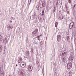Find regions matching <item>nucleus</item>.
I'll use <instances>...</instances> for the list:
<instances>
[{
  "label": "nucleus",
  "instance_id": "24",
  "mask_svg": "<svg viewBox=\"0 0 76 76\" xmlns=\"http://www.w3.org/2000/svg\"><path fill=\"white\" fill-rule=\"evenodd\" d=\"M66 11H67L68 10V7H67L66 6Z\"/></svg>",
  "mask_w": 76,
  "mask_h": 76
},
{
  "label": "nucleus",
  "instance_id": "37",
  "mask_svg": "<svg viewBox=\"0 0 76 76\" xmlns=\"http://www.w3.org/2000/svg\"><path fill=\"white\" fill-rule=\"evenodd\" d=\"M58 4V2H57L56 4V5L57 6Z\"/></svg>",
  "mask_w": 76,
  "mask_h": 76
},
{
  "label": "nucleus",
  "instance_id": "63",
  "mask_svg": "<svg viewBox=\"0 0 76 76\" xmlns=\"http://www.w3.org/2000/svg\"><path fill=\"white\" fill-rule=\"evenodd\" d=\"M15 76H16V75H15Z\"/></svg>",
  "mask_w": 76,
  "mask_h": 76
},
{
  "label": "nucleus",
  "instance_id": "43",
  "mask_svg": "<svg viewBox=\"0 0 76 76\" xmlns=\"http://www.w3.org/2000/svg\"><path fill=\"white\" fill-rule=\"evenodd\" d=\"M39 22H41V20H40V19H39Z\"/></svg>",
  "mask_w": 76,
  "mask_h": 76
},
{
  "label": "nucleus",
  "instance_id": "59",
  "mask_svg": "<svg viewBox=\"0 0 76 76\" xmlns=\"http://www.w3.org/2000/svg\"><path fill=\"white\" fill-rule=\"evenodd\" d=\"M24 57H25V58H26V57H25V56H24Z\"/></svg>",
  "mask_w": 76,
  "mask_h": 76
},
{
  "label": "nucleus",
  "instance_id": "29",
  "mask_svg": "<svg viewBox=\"0 0 76 76\" xmlns=\"http://www.w3.org/2000/svg\"><path fill=\"white\" fill-rule=\"evenodd\" d=\"M27 54H29V51H27Z\"/></svg>",
  "mask_w": 76,
  "mask_h": 76
},
{
  "label": "nucleus",
  "instance_id": "35",
  "mask_svg": "<svg viewBox=\"0 0 76 76\" xmlns=\"http://www.w3.org/2000/svg\"><path fill=\"white\" fill-rule=\"evenodd\" d=\"M34 16H36V12H34Z\"/></svg>",
  "mask_w": 76,
  "mask_h": 76
},
{
  "label": "nucleus",
  "instance_id": "17",
  "mask_svg": "<svg viewBox=\"0 0 76 76\" xmlns=\"http://www.w3.org/2000/svg\"><path fill=\"white\" fill-rule=\"evenodd\" d=\"M58 25V23H55V27H57V25Z\"/></svg>",
  "mask_w": 76,
  "mask_h": 76
},
{
  "label": "nucleus",
  "instance_id": "47",
  "mask_svg": "<svg viewBox=\"0 0 76 76\" xmlns=\"http://www.w3.org/2000/svg\"><path fill=\"white\" fill-rule=\"evenodd\" d=\"M37 10H39V9H38V8L37 9Z\"/></svg>",
  "mask_w": 76,
  "mask_h": 76
},
{
  "label": "nucleus",
  "instance_id": "55",
  "mask_svg": "<svg viewBox=\"0 0 76 76\" xmlns=\"http://www.w3.org/2000/svg\"><path fill=\"white\" fill-rule=\"evenodd\" d=\"M16 32H18V31H16Z\"/></svg>",
  "mask_w": 76,
  "mask_h": 76
},
{
  "label": "nucleus",
  "instance_id": "49",
  "mask_svg": "<svg viewBox=\"0 0 76 76\" xmlns=\"http://www.w3.org/2000/svg\"><path fill=\"white\" fill-rule=\"evenodd\" d=\"M22 66H24V65H25V64H22Z\"/></svg>",
  "mask_w": 76,
  "mask_h": 76
},
{
  "label": "nucleus",
  "instance_id": "52",
  "mask_svg": "<svg viewBox=\"0 0 76 76\" xmlns=\"http://www.w3.org/2000/svg\"><path fill=\"white\" fill-rule=\"evenodd\" d=\"M57 1H58L57 2H58V0H57Z\"/></svg>",
  "mask_w": 76,
  "mask_h": 76
},
{
  "label": "nucleus",
  "instance_id": "41",
  "mask_svg": "<svg viewBox=\"0 0 76 76\" xmlns=\"http://www.w3.org/2000/svg\"><path fill=\"white\" fill-rule=\"evenodd\" d=\"M10 22H11V23H12V21L10 20Z\"/></svg>",
  "mask_w": 76,
  "mask_h": 76
},
{
  "label": "nucleus",
  "instance_id": "11",
  "mask_svg": "<svg viewBox=\"0 0 76 76\" xmlns=\"http://www.w3.org/2000/svg\"><path fill=\"white\" fill-rule=\"evenodd\" d=\"M2 50H3V46L1 45H0V53L2 51Z\"/></svg>",
  "mask_w": 76,
  "mask_h": 76
},
{
  "label": "nucleus",
  "instance_id": "46",
  "mask_svg": "<svg viewBox=\"0 0 76 76\" xmlns=\"http://www.w3.org/2000/svg\"><path fill=\"white\" fill-rule=\"evenodd\" d=\"M26 58H28L27 57H26Z\"/></svg>",
  "mask_w": 76,
  "mask_h": 76
},
{
  "label": "nucleus",
  "instance_id": "2",
  "mask_svg": "<svg viewBox=\"0 0 76 76\" xmlns=\"http://www.w3.org/2000/svg\"><path fill=\"white\" fill-rule=\"evenodd\" d=\"M67 67L68 69L70 70L72 67V64L70 62H69L67 64Z\"/></svg>",
  "mask_w": 76,
  "mask_h": 76
},
{
  "label": "nucleus",
  "instance_id": "48",
  "mask_svg": "<svg viewBox=\"0 0 76 76\" xmlns=\"http://www.w3.org/2000/svg\"><path fill=\"white\" fill-rule=\"evenodd\" d=\"M69 76H72V75H69Z\"/></svg>",
  "mask_w": 76,
  "mask_h": 76
},
{
  "label": "nucleus",
  "instance_id": "44",
  "mask_svg": "<svg viewBox=\"0 0 76 76\" xmlns=\"http://www.w3.org/2000/svg\"><path fill=\"white\" fill-rule=\"evenodd\" d=\"M38 39V40H39V41H40V39L39 38H38L37 39V40Z\"/></svg>",
  "mask_w": 76,
  "mask_h": 76
},
{
  "label": "nucleus",
  "instance_id": "60",
  "mask_svg": "<svg viewBox=\"0 0 76 76\" xmlns=\"http://www.w3.org/2000/svg\"><path fill=\"white\" fill-rule=\"evenodd\" d=\"M72 56V57H73V56Z\"/></svg>",
  "mask_w": 76,
  "mask_h": 76
},
{
  "label": "nucleus",
  "instance_id": "21",
  "mask_svg": "<svg viewBox=\"0 0 76 76\" xmlns=\"http://www.w3.org/2000/svg\"><path fill=\"white\" fill-rule=\"evenodd\" d=\"M56 7H54V9L53 10V13H54V12H55V11H56Z\"/></svg>",
  "mask_w": 76,
  "mask_h": 76
},
{
  "label": "nucleus",
  "instance_id": "6",
  "mask_svg": "<svg viewBox=\"0 0 76 76\" xmlns=\"http://www.w3.org/2000/svg\"><path fill=\"white\" fill-rule=\"evenodd\" d=\"M66 54H67V52H66V50L63 51V52L62 54L64 55V56H66Z\"/></svg>",
  "mask_w": 76,
  "mask_h": 76
},
{
  "label": "nucleus",
  "instance_id": "30",
  "mask_svg": "<svg viewBox=\"0 0 76 76\" xmlns=\"http://www.w3.org/2000/svg\"><path fill=\"white\" fill-rule=\"evenodd\" d=\"M76 4H75L74 5V6L72 8L74 9V8H75V6H76Z\"/></svg>",
  "mask_w": 76,
  "mask_h": 76
},
{
  "label": "nucleus",
  "instance_id": "33",
  "mask_svg": "<svg viewBox=\"0 0 76 76\" xmlns=\"http://www.w3.org/2000/svg\"><path fill=\"white\" fill-rule=\"evenodd\" d=\"M2 75H4V72H2L1 73Z\"/></svg>",
  "mask_w": 76,
  "mask_h": 76
},
{
  "label": "nucleus",
  "instance_id": "50",
  "mask_svg": "<svg viewBox=\"0 0 76 76\" xmlns=\"http://www.w3.org/2000/svg\"><path fill=\"white\" fill-rule=\"evenodd\" d=\"M7 39V38H5V40H6V39Z\"/></svg>",
  "mask_w": 76,
  "mask_h": 76
},
{
  "label": "nucleus",
  "instance_id": "25",
  "mask_svg": "<svg viewBox=\"0 0 76 76\" xmlns=\"http://www.w3.org/2000/svg\"><path fill=\"white\" fill-rule=\"evenodd\" d=\"M44 11H42V15H44Z\"/></svg>",
  "mask_w": 76,
  "mask_h": 76
},
{
  "label": "nucleus",
  "instance_id": "56",
  "mask_svg": "<svg viewBox=\"0 0 76 76\" xmlns=\"http://www.w3.org/2000/svg\"><path fill=\"white\" fill-rule=\"evenodd\" d=\"M7 37H8V36H7Z\"/></svg>",
  "mask_w": 76,
  "mask_h": 76
},
{
  "label": "nucleus",
  "instance_id": "4",
  "mask_svg": "<svg viewBox=\"0 0 76 76\" xmlns=\"http://www.w3.org/2000/svg\"><path fill=\"white\" fill-rule=\"evenodd\" d=\"M61 36L60 35H58L57 36V39L58 41L60 40V39H61Z\"/></svg>",
  "mask_w": 76,
  "mask_h": 76
},
{
  "label": "nucleus",
  "instance_id": "20",
  "mask_svg": "<svg viewBox=\"0 0 76 76\" xmlns=\"http://www.w3.org/2000/svg\"><path fill=\"white\" fill-rule=\"evenodd\" d=\"M2 38H3V35H0V39H3Z\"/></svg>",
  "mask_w": 76,
  "mask_h": 76
},
{
  "label": "nucleus",
  "instance_id": "28",
  "mask_svg": "<svg viewBox=\"0 0 76 76\" xmlns=\"http://www.w3.org/2000/svg\"><path fill=\"white\" fill-rule=\"evenodd\" d=\"M69 58H71V59H72V58H73L72 57V55H70V57Z\"/></svg>",
  "mask_w": 76,
  "mask_h": 76
},
{
  "label": "nucleus",
  "instance_id": "32",
  "mask_svg": "<svg viewBox=\"0 0 76 76\" xmlns=\"http://www.w3.org/2000/svg\"><path fill=\"white\" fill-rule=\"evenodd\" d=\"M6 54V53H5V50H4V53H3V54L4 55V54Z\"/></svg>",
  "mask_w": 76,
  "mask_h": 76
},
{
  "label": "nucleus",
  "instance_id": "38",
  "mask_svg": "<svg viewBox=\"0 0 76 76\" xmlns=\"http://www.w3.org/2000/svg\"><path fill=\"white\" fill-rule=\"evenodd\" d=\"M37 7V8H39V6H37V7Z\"/></svg>",
  "mask_w": 76,
  "mask_h": 76
},
{
  "label": "nucleus",
  "instance_id": "16",
  "mask_svg": "<svg viewBox=\"0 0 76 76\" xmlns=\"http://www.w3.org/2000/svg\"><path fill=\"white\" fill-rule=\"evenodd\" d=\"M42 8H43V7H45V4H42Z\"/></svg>",
  "mask_w": 76,
  "mask_h": 76
},
{
  "label": "nucleus",
  "instance_id": "18",
  "mask_svg": "<svg viewBox=\"0 0 76 76\" xmlns=\"http://www.w3.org/2000/svg\"><path fill=\"white\" fill-rule=\"evenodd\" d=\"M40 44L41 45H43L44 44V42L42 41H41Z\"/></svg>",
  "mask_w": 76,
  "mask_h": 76
},
{
  "label": "nucleus",
  "instance_id": "26",
  "mask_svg": "<svg viewBox=\"0 0 76 76\" xmlns=\"http://www.w3.org/2000/svg\"><path fill=\"white\" fill-rule=\"evenodd\" d=\"M64 50H65V51H66V50H67V48H64Z\"/></svg>",
  "mask_w": 76,
  "mask_h": 76
},
{
  "label": "nucleus",
  "instance_id": "61",
  "mask_svg": "<svg viewBox=\"0 0 76 76\" xmlns=\"http://www.w3.org/2000/svg\"><path fill=\"white\" fill-rule=\"evenodd\" d=\"M0 15H1V14H0Z\"/></svg>",
  "mask_w": 76,
  "mask_h": 76
},
{
  "label": "nucleus",
  "instance_id": "9",
  "mask_svg": "<svg viewBox=\"0 0 76 76\" xmlns=\"http://www.w3.org/2000/svg\"><path fill=\"white\" fill-rule=\"evenodd\" d=\"M40 2H42V4H45V1L44 0H40Z\"/></svg>",
  "mask_w": 76,
  "mask_h": 76
},
{
  "label": "nucleus",
  "instance_id": "57",
  "mask_svg": "<svg viewBox=\"0 0 76 76\" xmlns=\"http://www.w3.org/2000/svg\"><path fill=\"white\" fill-rule=\"evenodd\" d=\"M28 3H29V1H28Z\"/></svg>",
  "mask_w": 76,
  "mask_h": 76
},
{
  "label": "nucleus",
  "instance_id": "12",
  "mask_svg": "<svg viewBox=\"0 0 76 76\" xmlns=\"http://www.w3.org/2000/svg\"><path fill=\"white\" fill-rule=\"evenodd\" d=\"M34 18H35V15H33L30 17V19H34Z\"/></svg>",
  "mask_w": 76,
  "mask_h": 76
},
{
  "label": "nucleus",
  "instance_id": "19",
  "mask_svg": "<svg viewBox=\"0 0 76 76\" xmlns=\"http://www.w3.org/2000/svg\"><path fill=\"white\" fill-rule=\"evenodd\" d=\"M68 2L70 4H72V0H68Z\"/></svg>",
  "mask_w": 76,
  "mask_h": 76
},
{
  "label": "nucleus",
  "instance_id": "22",
  "mask_svg": "<svg viewBox=\"0 0 76 76\" xmlns=\"http://www.w3.org/2000/svg\"><path fill=\"white\" fill-rule=\"evenodd\" d=\"M69 75H72V72L71 71H70L69 72Z\"/></svg>",
  "mask_w": 76,
  "mask_h": 76
},
{
  "label": "nucleus",
  "instance_id": "39",
  "mask_svg": "<svg viewBox=\"0 0 76 76\" xmlns=\"http://www.w3.org/2000/svg\"><path fill=\"white\" fill-rule=\"evenodd\" d=\"M1 67H0V71H1Z\"/></svg>",
  "mask_w": 76,
  "mask_h": 76
},
{
  "label": "nucleus",
  "instance_id": "27",
  "mask_svg": "<svg viewBox=\"0 0 76 76\" xmlns=\"http://www.w3.org/2000/svg\"><path fill=\"white\" fill-rule=\"evenodd\" d=\"M18 31H20V28L19 27H18Z\"/></svg>",
  "mask_w": 76,
  "mask_h": 76
},
{
  "label": "nucleus",
  "instance_id": "7",
  "mask_svg": "<svg viewBox=\"0 0 76 76\" xmlns=\"http://www.w3.org/2000/svg\"><path fill=\"white\" fill-rule=\"evenodd\" d=\"M19 59H18V63H20L22 61V59L21 58H18Z\"/></svg>",
  "mask_w": 76,
  "mask_h": 76
},
{
  "label": "nucleus",
  "instance_id": "40",
  "mask_svg": "<svg viewBox=\"0 0 76 76\" xmlns=\"http://www.w3.org/2000/svg\"><path fill=\"white\" fill-rule=\"evenodd\" d=\"M4 76V75H3V74H1V76Z\"/></svg>",
  "mask_w": 76,
  "mask_h": 76
},
{
  "label": "nucleus",
  "instance_id": "1",
  "mask_svg": "<svg viewBox=\"0 0 76 76\" xmlns=\"http://www.w3.org/2000/svg\"><path fill=\"white\" fill-rule=\"evenodd\" d=\"M38 31L37 29H36L34 31H33L32 32V35L34 36H36L38 35Z\"/></svg>",
  "mask_w": 76,
  "mask_h": 76
},
{
  "label": "nucleus",
  "instance_id": "15",
  "mask_svg": "<svg viewBox=\"0 0 76 76\" xmlns=\"http://www.w3.org/2000/svg\"><path fill=\"white\" fill-rule=\"evenodd\" d=\"M0 41H1V43H3L4 42V40L3 39H0Z\"/></svg>",
  "mask_w": 76,
  "mask_h": 76
},
{
  "label": "nucleus",
  "instance_id": "54",
  "mask_svg": "<svg viewBox=\"0 0 76 76\" xmlns=\"http://www.w3.org/2000/svg\"><path fill=\"white\" fill-rule=\"evenodd\" d=\"M16 66H18V64L16 65Z\"/></svg>",
  "mask_w": 76,
  "mask_h": 76
},
{
  "label": "nucleus",
  "instance_id": "51",
  "mask_svg": "<svg viewBox=\"0 0 76 76\" xmlns=\"http://www.w3.org/2000/svg\"><path fill=\"white\" fill-rule=\"evenodd\" d=\"M20 66H21V67H22V66H21V65L20 64Z\"/></svg>",
  "mask_w": 76,
  "mask_h": 76
},
{
  "label": "nucleus",
  "instance_id": "8",
  "mask_svg": "<svg viewBox=\"0 0 76 76\" xmlns=\"http://www.w3.org/2000/svg\"><path fill=\"white\" fill-rule=\"evenodd\" d=\"M38 18L39 19V18H40V19H41L42 18V14L41 13H40L39 15H38Z\"/></svg>",
  "mask_w": 76,
  "mask_h": 76
},
{
  "label": "nucleus",
  "instance_id": "31",
  "mask_svg": "<svg viewBox=\"0 0 76 76\" xmlns=\"http://www.w3.org/2000/svg\"><path fill=\"white\" fill-rule=\"evenodd\" d=\"M37 39H35V40H34V42H37Z\"/></svg>",
  "mask_w": 76,
  "mask_h": 76
},
{
  "label": "nucleus",
  "instance_id": "42",
  "mask_svg": "<svg viewBox=\"0 0 76 76\" xmlns=\"http://www.w3.org/2000/svg\"><path fill=\"white\" fill-rule=\"evenodd\" d=\"M30 3H29V4H30V3H31V0H30Z\"/></svg>",
  "mask_w": 76,
  "mask_h": 76
},
{
  "label": "nucleus",
  "instance_id": "34",
  "mask_svg": "<svg viewBox=\"0 0 76 76\" xmlns=\"http://www.w3.org/2000/svg\"><path fill=\"white\" fill-rule=\"evenodd\" d=\"M40 36H37V38H40Z\"/></svg>",
  "mask_w": 76,
  "mask_h": 76
},
{
  "label": "nucleus",
  "instance_id": "23",
  "mask_svg": "<svg viewBox=\"0 0 76 76\" xmlns=\"http://www.w3.org/2000/svg\"><path fill=\"white\" fill-rule=\"evenodd\" d=\"M56 72V71H55L54 75L55 76H56V75H57V73Z\"/></svg>",
  "mask_w": 76,
  "mask_h": 76
},
{
  "label": "nucleus",
  "instance_id": "53",
  "mask_svg": "<svg viewBox=\"0 0 76 76\" xmlns=\"http://www.w3.org/2000/svg\"><path fill=\"white\" fill-rule=\"evenodd\" d=\"M9 76H12V75H9Z\"/></svg>",
  "mask_w": 76,
  "mask_h": 76
},
{
  "label": "nucleus",
  "instance_id": "58",
  "mask_svg": "<svg viewBox=\"0 0 76 76\" xmlns=\"http://www.w3.org/2000/svg\"><path fill=\"white\" fill-rule=\"evenodd\" d=\"M60 34H61V33H60Z\"/></svg>",
  "mask_w": 76,
  "mask_h": 76
},
{
  "label": "nucleus",
  "instance_id": "10",
  "mask_svg": "<svg viewBox=\"0 0 76 76\" xmlns=\"http://www.w3.org/2000/svg\"><path fill=\"white\" fill-rule=\"evenodd\" d=\"M72 23H73V24L72 25V27L71 28H70V25H71V23H71L70 24V25L69 26V28L70 29H72L73 28V26H74V22H72Z\"/></svg>",
  "mask_w": 76,
  "mask_h": 76
},
{
  "label": "nucleus",
  "instance_id": "13",
  "mask_svg": "<svg viewBox=\"0 0 76 76\" xmlns=\"http://www.w3.org/2000/svg\"><path fill=\"white\" fill-rule=\"evenodd\" d=\"M8 28H9L10 29H12L13 28V27L11 26V25H10L9 26H7Z\"/></svg>",
  "mask_w": 76,
  "mask_h": 76
},
{
  "label": "nucleus",
  "instance_id": "5",
  "mask_svg": "<svg viewBox=\"0 0 76 76\" xmlns=\"http://www.w3.org/2000/svg\"><path fill=\"white\" fill-rule=\"evenodd\" d=\"M62 61L63 63H64L66 61V57H64L63 58H62Z\"/></svg>",
  "mask_w": 76,
  "mask_h": 76
},
{
  "label": "nucleus",
  "instance_id": "36",
  "mask_svg": "<svg viewBox=\"0 0 76 76\" xmlns=\"http://www.w3.org/2000/svg\"><path fill=\"white\" fill-rule=\"evenodd\" d=\"M11 20H13V17H11Z\"/></svg>",
  "mask_w": 76,
  "mask_h": 76
},
{
  "label": "nucleus",
  "instance_id": "45",
  "mask_svg": "<svg viewBox=\"0 0 76 76\" xmlns=\"http://www.w3.org/2000/svg\"><path fill=\"white\" fill-rule=\"evenodd\" d=\"M31 51L32 53V52H33V50H32V49H31Z\"/></svg>",
  "mask_w": 76,
  "mask_h": 76
},
{
  "label": "nucleus",
  "instance_id": "14",
  "mask_svg": "<svg viewBox=\"0 0 76 76\" xmlns=\"http://www.w3.org/2000/svg\"><path fill=\"white\" fill-rule=\"evenodd\" d=\"M62 18H61V16H59V20H61H61H62V19H63V15H62Z\"/></svg>",
  "mask_w": 76,
  "mask_h": 76
},
{
  "label": "nucleus",
  "instance_id": "3",
  "mask_svg": "<svg viewBox=\"0 0 76 76\" xmlns=\"http://www.w3.org/2000/svg\"><path fill=\"white\" fill-rule=\"evenodd\" d=\"M31 67L32 68H31V66H28V69L29 72H31V71H32L33 69V67Z\"/></svg>",
  "mask_w": 76,
  "mask_h": 76
},
{
  "label": "nucleus",
  "instance_id": "62",
  "mask_svg": "<svg viewBox=\"0 0 76 76\" xmlns=\"http://www.w3.org/2000/svg\"><path fill=\"white\" fill-rule=\"evenodd\" d=\"M8 35H9V34H8Z\"/></svg>",
  "mask_w": 76,
  "mask_h": 76
}]
</instances>
